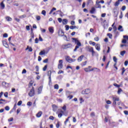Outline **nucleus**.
<instances>
[{"label":"nucleus","mask_w":128,"mask_h":128,"mask_svg":"<svg viewBox=\"0 0 128 128\" xmlns=\"http://www.w3.org/2000/svg\"><path fill=\"white\" fill-rule=\"evenodd\" d=\"M107 104H112V102L110 100H108L106 102Z\"/></svg>","instance_id":"obj_46"},{"label":"nucleus","mask_w":128,"mask_h":128,"mask_svg":"<svg viewBox=\"0 0 128 128\" xmlns=\"http://www.w3.org/2000/svg\"><path fill=\"white\" fill-rule=\"evenodd\" d=\"M6 20L8 22H12V18L8 16L6 17Z\"/></svg>","instance_id":"obj_21"},{"label":"nucleus","mask_w":128,"mask_h":128,"mask_svg":"<svg viewBox=\"0 0 128 128\" xmlns=\"http://www.w3.org/2000/svg\"><path fill=\"white\" fill-rule=\"evenodd\" d=\"M8 92H6L5 93H4V96H5V98H8Z\"/></svg>","instance_id":"obj_44"},{"label":"nucleus","mask_w":128,"mask_h":128,"mask_svg":"<svg viewBox=\"0 0 128 128\" xmlns=\"http://www.w3.org/2000/svg\"><path fill=\"white\" fill-rule=\"evenodd\" d=\"M62 24H68V20L63 19Z\"/></svg>","instance_id":"obj_24"},{"label":"nucleus","mask_w":128,"mask_h":128,"mask_svg":"<svg viewBox=\"0 0 128 128\" xmlns=\"http://www.w3.org/2000/svg\"><path fill=\"white\" fill-rule=\"evenodd\" d=\"M90 116L92 118H94V116H96V114L94 112H92L90 114Z\"/></svg>","instance_id":"obj_28"},{"label":"nucleus","mask_w":128,"mask_h":128,"mask_svg":"<svg viewBox=\"0 0 128 128\" xmlns=\"http://www.w3.org/2000/svg\"><path fill=\"white\" fill-rule=\"evenodd\" d=\"M66 60L68 62H70L71 64V62H76V59H72L70 56H66L65 57Z\"/></svg>","instance_id":"obj_3"},{"label":"nucleus","mask_w":128,"mask_h":128,"mask_svg":"<svg viewBox=\"0 0 128 128\" xmlns=\"http://www.w3.org/2000/svg\"><path fill=\"white\" fill-rule=\"evenodd\" d=\"M64 72L63 70H60L58 72V74H64Z\"/></svg>","instance_id":"obj_42"},{"label":"nucleus","mask_w":128,"mask_h":128,"mask_svg":"<svg viewBox=\"0 0 128 128\" xmlns=\"http://www.w3.org/2000/svg\"><path fill=\"white\" fill-rule=\"evenodd\" d=\"M14 120V118H10L9 119H8V122H12Z\"/></svg>","instance_id":"obj_57"},{"label":"nucleus","mask_w":128,"mask_h":128,"mask_svg":"<svg viewBox=\"0 0 128 128\" xmlns=\"http://www.w3.org/2000/svg\"><path fill=\"white\" fill-rule=\"evenodd\" d=\"M92 72H100V70L96 68H92Z\"/></svg>","instance_id":"obj_14"},{"label":"nucleus","mask_w":128,"mask_h":128,"mask_svg":"<svg viewBox=\"0 0 128 128\" xmlns=\"http://www.w3.org/2000/svg\"><path fill=\"white\" fill-rule=\"evenodd\" d=\"M94 40H96V42H98L100 40V38L98 36H96L94 38Z\"/></svg>","instance_id":"obj_36"},{"label":"nucleus","mask_w":128,"mask_h":128,"mask_svg":"<svg viewBox=\"0 0 128 128\" xmlns=\"http://www.w3.org/2000/svg\"><path fill=\"white\" fill-rule=\"evenodd\" d=\"M48 76L49 78V84H50L52 82V72L51 71H48Z\"/></svg>","instance_id":"obj_10"},{"label":"nucleus","mask_w":128,"mask_h":128,"mask_svg":"<svg viewBox=\"0 0 128 128\" xmlns=\"http://www.w3.org/2000/svg\"><path fill=\"white\" fill-rule=\"evenodd\" d=\"M58 88H60V86H58V84H56L54 86V88L55 90H58Z\"/></svg>","instance_id":"obj_29"},{"label":"nucleus","mask_w":128,"mask_h":128,"mask_svg":"<svg viewBox=\"0 0 128 128\" xmlns=\"http://www.w3.org/2000/svg\"><path fill=\"white\" fill-rule=\"evenodd\" d=\"M74 98V96L72 95H70L68 96V98H69V100H72Z\"/></svg>","instance_id":"obj_49"},{"label":"nucleus","mask_w":128,"mask_h":128,"mask_svg":"<svg viewBox=\"0 0 128 128\" xmlns=\"http://www.w3.org/2000/svg\"><path fill=\"white\" fill-rule=\"evenodd\" d=\"M84 55H82L80 56H79L78 58V62H80L82 60V58H84Z\"/></svg>","instance_id":"obj_15"},{"label":"nucleus","mask_w":128,"mask_h":128,"mask_svg":"<svg viewBox=\"0 0 128 128\" xmlns=\"http://www.w3.org/2000/svg\"><path fill=\"white\" fill-rule=\"evenodd\" d=\"M118 30H120V32H124V28H122V26L120 25L118 26Z\"/></svg>","instance_id":"obj_18"},{"label":"nucleus","mask_w":128,"mask_h":128,"mask_svg":"<svg viewBox=\"0 0 128 128\" xmlns=\"http://www.w3.org/2000/svg\"><path fill=\"white\" fill-rule=\"evenodd\" d=\"M50 120H54V116H50L49 118Z\"/></svg>","instance_id":"obj_50"},{"label":"nucleus","mask_w":128,"mask_h":128,"mask_svg":"<svg viewBox=\"0 0 128 128\" xmlns=\"http://www.w3.org/2000/svg\"><path fill=\"white\" fill-rule=\"evenodd\" d=\"M64 48H70V46H72V44H66L64 45Z\"/></svg>","instance_id":"obj_19"},{"label":"nucleus","mask_w":128,"mask_h":128,"mask_svg":"<svg viewBox=\"0 0 128 128\" xmlns=\"http://www.w3.org/2000/svg\"><path fill=\"white\" fill-rule=\"evenodd\" d=\"M62 110H63L64 112H66V105H64L63 107H62Z\"/></svg>","instance_id":"obj_35"},{"label":"nucleus","mask_w":128,"mask_h":128,"mask_svg":"<svg viewBox=\"0 0 128 128\" xmlns=\"http://www.w3.org/2000/svg\"><path fill=\"white\" fill-rule=\"evenodd\" d=\"M62 114L60 113V114H58V118H62Z\"/></svg>","instance_id":"obj_62"},{"label":"nucleus","mask_w":128,"mask_h":128,"mask_svg":"<svg viewBox=\"0 0 128 128\" xmlns=\"http://www.w3.org/2000/svg\"><path fill=\"white\" fill-rule=\"evenodd\" d=\"M32 104V103L30 102H28L27 103V106H31Z\"/></svg>","instance_id":"obj_39"},{"label":"nucleus","mask_w":128,"mask_h":128,"mask_svg":"<svg viewBox=\"0 0 128 128\" xmlns=\"http://www.w3.org/2000/svg\"><path fill=\"white\" fill-rule=\"evenodd\" d=\"M122 44H126V38L122 40Z\"/></svg>","instance_id":"obj_53"},{"label":"nucleus","mask_w":128,"mask_h":128,"mask_svg":"<svg viewBox=\"0 0 128 128\" xmlns=\"http://www.w3.org/2000/svg\"><path fill=\"white\" fill-rule=\"evenodd\" d=\"M46 10H43L42 12V14H43V16H46Z\"/></svg>","instance_id":"obj_48"},{"label":"nucleus","mask_w":128,"mask_h":128,"mask_svg":"<svg viewBox=\"0 0 128 128\" xmlns=\"http://www.w3.org/2000/svg\"><path fill=\"white\" fill-rule=\"evenodd\" d=\"M119 5H120V2H119V1H116V2H115L114 4V6H118Z\"/></svg>","instance_id":"obj_30"},{"label":"nucleus","mask_w":128,"mask_h":128,"mask_svg":"<svg viewBox=\"0 0 128 128\" xmlns=\"http://www.w3.org/2000/svg\"><path fill=\"white\" fill-rule=\"evenodd\" d=\"M95 48L97 50L100 52V44H96Z\"/></svg>","instance_id":"obj_13"},{"label":"nucleus","mask_w":128,"mask_h":128,"mask_svg":"<svg viewBox=\"0 0 128 128\" xmlns=\"http://www.w3.org/2000/svg\"><path fill=\"white\" fill-rule=\"evenodd\" d=\"M42 86H40L38 90V94H42Z\"/></svg>","instance_id":"obj_12"},{"label":"nucleus","mask_w":128,"mask_h":128,"mask_svg":"<svg viewBox=\"0 0 128 128\" xmlns=\"http://www.w3.org/2000/svg\"><path fill=\"white\" fill-rule=\"evenodd\" d=\"M44 54H46V51L44 50H42L40 53V56H44Z\"/></svg>","instance_id":"obj_23"},{"label":"nucleus","mask_w":128,"mask_h":128,"mask_svg":"<svg viewBox=\"0 0 128 128\" xmlns=\"http://www.w3.org/2000/svg\"><path fill=\"white\" fill-rule=\"evenodd\" d=\"M48 62V59L46 58L44 60L43 62L46 64V62Z\"/></svg>","instance_id":"obj_55"},{"label":"nucleus","mask_w":128,"mask_h":128,"mask_svg":"<svg viewBox=\"0 0 128 128\" xmlns=\"http://www.w3.org/2000/svg\"><path fill=\"white\" fill-rule=\"evenodd\" d=\"M36 20H40V16H36Z\"/></svg>","instance_id":"obj_47"},{"label":"nucleus","mask_w":128,"mask_h":128,"mask_svg":"<svg viewBox=\"0 0 128 128\" xmlns=\"http://www.w3.org/2000/svg\"><path fill=\"white\" fill-rule=\"evenodd\" d=\"M113 60L114 62L116 63L118 62V58H116V57L114 56L113 57Z\"/></svg>","instance_id":"obj_32"},{"label":"nucleus","mask_w":128,"mask_h":128,"mask_svg":"<svg viewBox=\"0 0 128 128\" xmlns=\"http://www.w3.org/2000/svg\"><path fill=\"white\" fill-rule=\"evenodd\" d=\"M65 28H66V30H70V26H68V25H66L65 26Z\"/></svg>","instance_id":"obj_45"},{"label":"nucleus","mask_w":128,"mask_h":128,"mask_svg":"<svg viewBox=\"0 0 128 128\" xmlns=\"http://www.w3.org/2000/svg\"><path fill=\"white\" fill-rule=\"evenodd\" d=\"M59 36H64V32L62 30H60L58 32Z\"/></svg>","instance_id":"obj_8"},{"label":"nucleus","mask_w":128,"mask_h":128,"mask_svg":"<svg viewBox=\"0 0 128 128\" xmlns=\"http://www.w3.org/2000/svg\"><path fill=\"white\" fill-rule=\"evenodd\" d=\"M22 104V100H20L18 103V106H20Z\"/></svg>","instance_id":"obj_54"},{"label":"nucleus","mask_w":128,"mask_h":128,"mask_svg":"<svg viewBox=\"0 0 128 128\" xmlns=\"http://www.w3.org/2000/svg\"><path fill=\"white\" fill-rule=\"evenodd\" d=\"M36 72H38V70H39V67H38V66H36Z\"/></svg>","instance_id":"obj_59"},{"label":"nucleus","mask_w":128,"mask_h":128,"mask_svg":"<svg viewBox=\"0 0 128 128\" xmlns=\"http://www.w3.org/2000/svg\"><path fill=\"white\" fill-rule=\"evenodd\" d=\"M94 12H96V8L94 7H92L90 10V14H94Z\"/></svg>","instance_id":"obj_22"},{"label":"nucleus","mask_w":128,"mask_h":128,"mask_svg":"<svg viewBox=\"0 0 128 128\" xmlns=\"http://www.w3.org/2000/svg\"><path fill=\"white\" fill-rule=\"evenodd\" d=\"M113 29L114 30V32H116V30H118V28H116V26H114L113 27Z\"/></svg>","instance_id":"obj_51"},{"label":"nucleus","mask_w":128,"mask_h":128,"mask_svg":"<svg viewBox=\"0 0 128 128\" xmlns=\"http://www.w3.org/2000/svg\"><path fill=\"white\" fill-rule=\"evenodd\" d=\"M107 36L110 38H112V34H108Z\"/></svg>","instance_id":"obj_43"},{"label":"nucleus","mask_w":128,"mask_h":128,"mask_svg":"<svg viewBox=\"0 0 128 128\" xmlns=\"http://www.w3.org/2000/svg\"><path fill=\"white\" fill-rule=\"evenodd\" d=\"M42 112H39L36 115V116L37 118H40L42 116Z\"/></svg>","instance_id":"obj_20"},{"label":"nucleus","mask_w":128,"mask_h":128,"mask_svg":"<svg viewBox=\"0 0 128 128\" xmlns=\"http://www.w3.org/2000/svg\"><path fill=\"white\" fill-rule=\"evenodd\" d=\"M0 6H2V9L4 8L5 6H4V2H1Z\"/></svg>","instance_id":"obj_34"},{"label":"nucleus","mask_w":128,"mask_h":128,"mask_svg":"<svg viewBox=\"0 0 128 128\" xmlns=\"http://www.w3.org/2000/svg\"><path fill=\"white\" fill-rule=\"evenodd\" d=\"M113 102V106H116V102H118L120 100V98L118 96H113L112 97Z\"/></svg>","instance_id":"obj_4"},{"label":"nucleus","mask_w":128,"mask_h":128,"mask_svg":"<svg viewBox=\"0 0 128 128\" xmlns=\"http://www.w3.org/2000/svg\"><path fill=\"white\" fill-rule=\"evenodd\" d=\"M86 48H88V52H92V56H94V54H96V52L94 50V48L90 46H87Z\"/></svg>","instance_id":"obj_2"},{"label":"nucleus","mask_w":128,"mask_h":128,"mask_svg":"<svg viewBox=\"0 0 128 128\" xmlns=\"http://www.w3.org/2000/svg\"><path fill=\"white\" fill-rule=\"evenodd\" d=\"M49 32H52H52H54V28L52 27L49 28Z\"/></svg>","instance_id":"obj_26"},{"label":"nucleus","mask_w":128,"mask_h":128,"mask_svg":"<svg viewBox=\"0 0 128 128\" xmlns=\"http://www.w3.org/2000/svg\"><path fill=\"white\" fill-rule=\"evenodd\" d=\"M123 38H125L126 40H128V36H124Z\"/></svg>","instance_id":"obj_58"},{"label":"nucleus","mask_w":128,"mask_h":128,"mask_svg":"<svg viewBox=\"0 0 128 128\" xmlns=\"http://www.w3.org/2000/svg\"><path fill=\"white\" fill-rule=\"evenodd\" d=\"M2 44L4 46H5L6 48H10L8 44V42H6V41H2Z\"/></svg>","instance_id":"obj_11"},{"label":"nucleus","mask_w":128,"mask_h":128,"mask_svg":"<svg viewBox=\"0 0 128 128\" xmlns=\"http://www.w3.org/2000/svg\"><path fill=\"white\" fill-rule=\"evenodd\" d=\"M124 72H126V69L124 68H122V76H124Z\"/></svg>","instance_id":"obj_33"},{"label":"nucleus","mask_w":128,"mask_h":128,"mask_svg":"<svg viewBox=\"0 0 128 128\" xmlns=\"http://www.w3.org/2000/svg\"><path fill=\"white\" fill-rule=\"evenodd\" d=\"M46 68H48V65H46L43 68L44 72H46Z\"/></svg>","instance_id":"obj_40"},{"label":"nucleus","mask_w":128,"mask_h":128,"mask_svg":"<svg viewBox=\"0 0 128 128\" xmlns=\"http://www.w3.org/2000/svg\"><path fill=\"white\" fill-rule=\"evenodd\" d=\"M59 64L58 66V70H62V68H64V65L62 64L63 61L62 60H60L58 61Z\"/></svg>","instance_id":"obj_5"},{"label":"nucleus","mask_w":128,"mask_h":128,"mask_svg":"<svg viewBox=\"0 0 128 128\" xmlns=\"http://www.w3.org/2000/svg\"><path fill=\"white\" fill-rule=\"evenodd\" d=\"M52 106L54 112H56L58 108V106H56V104H53Z\"/></svg>","instance_id":"obj_16"},{"label":"nucleus","mask_w":128,"mask_h":128,"mask_svg":"<svg viewBox=\"0 0 128 128\" xmlns=\"http://www.w3.org/2000/svg\"><path fill=\"white\" fill-rule=\"evenodd\" d=\"M58 20L59 22H62V18H58Z\"/></svg>","instance_id":"obj_61"},{"label":"nucleus","mask_w":128,"mask_h":128,"mask_svg":"<svg viewBox=\"0 0 128 128\" xmlns=\"http://www.w3.org/2000/svg\"><path fill=\"white\" fill-rule=\"evenodd\" d=\"M6 110H10V106H6L5 107Z\"/></svg>","instance_id":"obj_56"},{"label":"nucleus","mask_w":128,"mask_h":128,"mask_svg":"<svg viewBox=\"0 0 128 128\" xmlns=\"http://www.w3.org/2000/svg\"><path fill=\"white\" fill-rule=\"evenodd\" d=\"M56 127L57 128H60V122H58L57 124H56Z\"/></svg>","instance_id":"obj_52"},{"label":"nucleus","mask_w":128,"mask_h":128,"mask_svg":"<svg viewBox=\"0 0 128 128\" xmlns=\"http://www.w3.org/2000/svg\"><path fill=\"white\" fill-rule=\"evenodd\" d=\"M126 50H123L120 52V54L122 56H124V54H126Z\"/></svg>","instance_id":"obj_25"},{"label":"nucleus","mask_w":128,"mask_h":128,"mask_svg":"<svg viewBox=\"0 0 128 128\" xmlns=\"http://www.w3.org/2000/svg\"><path fill=\"white\" fill-rule=\"evenodd\" d=\"M92 4V0H88L87 4Z\"/></svg>","instance_id":"obj_31"},{"label":"nucleus","mask_w":128,"mask_h":128,"mask_svg":"<svg viewBox=\"0 0 128 128\" xmlns=\"http://www.w3.org/2000/svg\"><path fill=\"white\" fill-rule=\"evenodd\" d=\"M114 86H116V88H120L122 86V84H114Z\"/></svg>","instance_id":"obj_27"},{"label":"nucleus","mask_w":128,"mask_h":128,"mask_svg":"<svg viewBox=\"0 0 128 128\" xmlns=\"http://www.w3.org/2000/svg\"><path fill=\"white\" fill-rule=\"evenodd\" d=\"M72 42H75V44L77 45L76 46L75 48L74 49V51L76 52L78 48H80V46H82V43L80 42L76 38H72Z\"/></svg>","instance_id":"obj_1"},{"label":"nucleus","mask_w":128,"mask_h":128,"mask_svg":"<svg viewBox=\"0 0 128 128\" xmlns=\"http://www.w3.org/2000/svg\"><path fill=\"white\" fill-rule=\"evenodd\" d=\"M40 30L42 32H46V29H42V28H40Z\"/></svg>","instance_id":"obj_63"},{"label":"nucleus","mask_w":128,"mask_h":128,"mask_svg":"<svg viewBox=\"0 0 128 128\" xmlns=\"http://www.w3.org/2000/svg\"><path fill=\"white\" fill-rule=\"evenodd\" d=\"M124 114H126V116L128 115V111L124 110Z\"/></svg>","instance_id":"obj_64"},{"label":"nucleus","mask_w":128,"mask_h":128,"mask_svg":"<svg viewBox=\"0 0 128 128\" xmlns=\"http://www.w3.org/2000/svg\"><path fill=\"white\" fill-rule=\"evenodd\" d=\"M86 62H87L86 61H85V62H82V64H81L82 66H86Z\"/></svg>","instance_id":"obj_41"},{"label":"nucleus","mask_w":128,"mask_h":128,"mask_svg":"<svg viewBox=\"0 0 128 128\" xmlns=\"http://www.w3.org/2000/svg\"><path fill=\"white\" fill-rule=\"evenodd\" d=\"M121 92H122V88H118V94H120Z\"/></svg>","instance_id":"obj_37"},{"label":"nucleus","mask_w":128,"mask_h":128,"mask_svg":"<svg viewBox=\"0 0 128 128\" xmlns=\"http://www.w3.org/2000/svg\"><path fill=\"white\" fill-rule=\"evenodd\" d=\"M90 93V90L89 88L85 89L84 90H82V94H88Z\"/></svg>","instance_id":"obj_7"},{"label":"nucleus","mask_w":128,"mask_h":128,"mask_svg":"<svg viewBox=\"0 0 128 128\" xmlns=\"http://www.w3.org/2000/svg\"><path fill=\"white\" fill-rule=\"evenodd\" d=\"M3 36L4 38H8V34H6V33L4 34L3 35Z\"/></svg>","instance_id":"obj_60"},{"label":"nucleus","mask_w":128,"mask_h":128,"mask_svg":"<svg viewBox=\"0 0 128 128\" xmlns=\"http://www.w3.org/2000/svg\"><path fill=\"white\" fill-rule=\"evenodd\" d=\"M35 92H34V88L32 87V90H30V92L28 93V96H34Z\"/></svg>","instance_id":"obj_6"},{"label":"nucleus","mask_w":128,"mask_h":128,"mask_svg":"<svg viewBox=\"0 0 128 128\" xmlns=\"http://www.w3.org/2000/svg\"><path fill=\"white\" fill-rule=\"evenodd\" d=\"M90 68H92V66H88V68H84V70L86 72H92V68L90 69Z\"/></svg>","instance_id":"obj_9"},{"label":"nucleus","mask_w":128,"mask_h":128,"mask_svg":"<svg viewBox=\"0 0 128 128\" xmlns=\"http://www.w3.org/2000/svg\"><path fill=\"white\" fill-rule=\"evenodd\" d=\"M70 30H74V28H78V26H70Z\"/></svg>","instance_id":"obj_17"},{"label":"nucleus","mask_w":128,"mask_h":128,"mask_svg":"<svg viewBox=\"0 0 128 128\" xmlns=\"http://www.w3.org/2000/svg\"><path fill=\"white\" fill-rule=\"evenodd\" d=\"M34 84V81L31 80L29 83V86H32Z\"/></svg>","instance_id":"obj_38"}]
</instances>
